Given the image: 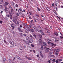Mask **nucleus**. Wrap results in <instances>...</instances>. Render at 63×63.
Here are the masks:
<instances>
[{"instance_id": "nucleus-1", "label": "nucleus", "mask_w": 63, "mask_h": 63, "mask_svg": "<svg viewBox=\"0 0 63 63\" xmlns=\"http://www.w3.org/2000/svg\"><path fill=\"white\" fill-rule=\"evenodd\" d=\"M47 41H48V42H47V43L48 44H49V45H50H50L52 46H53V47L54 46H56V45L55 44H53V43H51V40H49V39H47Z\"/></svg>"}, {"instance_id": "nucleus-2", "label": "nucleus", "mask_w": 63, "mask_h": 63, "mask_svg": "<svg viewBox=\"0 0 63 63\" xmlns=\"http://www.w3.org/2000/svg\"><path fill=\"white\" fill-rule=\"evenodd\" d=\"M44 48L46 49V52H48V51H49V48H47V47H44Z\"/></svg>"}, {"instance_id": "nucleus-3", "label": "nucleus", "mask_w": 63, "mask_h": 63, "mask_svg": "<svg viewBox=\"0 0 63 63\" xmlns=\"http://www.w3.org/2000/svg\"><path fill=\"white\" fill-rule=\"evenodd\" d=\"M10 18L11 19H14V20L15 21H17V20H16V19H15V18H14V19L13 18V17H12V15H10Z\"/></svg>"}, {"instance_id": "nucleus-4", "label": "nucleus", "mask_w": 63, "mask_h": 63, "mask_svg": "<svg viewBox=\"0 0 63 63\" xmlns=\"http://www.w3.org/2000/svg\"><path fill=\"white\" fill-rule=\"evenodd\" d=\"M32 42H33V39L32 38H31L29 41V43H32Z\"/></svg>"}, {"instance_id": "nucleus-5", "label": "nucleus", "mask_w": 63, "mask_h": 63, "mask_svg": "<svg viewBox=\"0 0 63 63\" xmlns=\"http://www.w3.org/2000/svg\"><path fill=\"white\" fill-rule=\"evenodd\" d=\"M11 27H12V29H14V25L13 24H10Z\"/></svg>"}, {"instance_id": "nucleus-6", "label": "nucleus", "mask_w": 63, "mask_h": 63, "mask_svg": "<svg viewBox=\"0 0 63 63\" xmlns=\"http://www.w3.org/2000/svg\"><path fill=\"white\" fill-rule=\"evenodd\" d=\"M43 45L44 46H47V43L45 42L43 43Z\"/></svg>"}, {"instance_id": "nucleus-7", "label": "nucleus", "mask_w": 63, "mask_h": 63, "mask_svg": "<svg viewBox=\"0 0 63 63\" xmlns=\"http://www.w3.org/2000/svg\"><path fill=\"white\" fill-rule=\"evenodd\" d=\"M5 4L4 5V6H7V5H8L9 3H8V2H5Z\"/></svg>"}, {"instance_id": "nucleus-8", "label": "nucleus", "mask_w": 63, "mask_h": 63, "mask_svg": "<svg viewBox=\"0 0 63 63\" xmlns=\"http://www.w3.org/2000/svg\"><path fill=\"white\" fill-rule=\"evenodd\" d=\"M40 48L41 50H43L44 49V47H43V46L42 45H41Z\"/></svg>"}, {"instance_id": "nucleus-9", "label": "nucleus", "mask_w": 63, "mask_h": 63, "mask_svg": "<svg viewBox=\"0 0 63 63\" xmlns=\"http://www.w3.org/2000/svg\"><path fill=\"white\" fill-rule=\"evenodd\" d=\"M55 50L56 52H58V51H59V49H55Z\"/></svg>"}, {"instance_id": "nucleus-10", "label": "nucleus", "mask_w": 63, "mask_h": 63, "mask_svg": "<svg viewBox=\"0 0 63 63\" xmlns=\"http://www.w3.org/2000/svg\"><path fill=\"white\" fill-rule=\"evenodd\" d=\"M15 23L16 24V25H19V23L18 22V21L17 22V24L16 23V22H15Z\"/></svg>"}, {"instance_id": "nucleus-11", "label": "nucleus", "mask_w": 63, "mask_h": 63, "mask_svg": "<svg viewBox=\"0 0 63 63\" xmlns=\"http://www.w3.org/2000/svg\"><path fill=\"white\" fill-rule=\"evenodd\" d=\"M40 31L41 32V34L42 35L44 34V33L43 32V31Z\"/></svg>"}, {"instance_id": "nucleus-12", "label": "nucleus", "mask_w": 63, "mask_h": 63, "mask_svg": "<svg viewBox=\"0 0 63 63\" xmlns=\"http://www.w3.org/2000/svg\"><path fill=\"white\" fill-rule=\"evenodd\" d=\"M18 30H19V31H20L21 32H22V31H21V29L20 28H19V27H18Z\"/></svg>"}, {"instance_id": "nucleus-13", "label": "nucleus", "mask_w": 63, "mask_h": 63, "mask_svg": "<svg viewBox=\"0 0 63 63\" xmlns=\"http://www.w3.org/2000/svg\"><path fill=\"white\" fill-rule=\"evenodd\" d=\"M39 43H42L43 41H42V40L41 39H40L39 40Z\"/></svg>"}, {"instance_id": "nucleus-14", "label": "nucleus", "mask_w": 63, "mask_h": 63, "mask_svg": "<svg viewBox=\"0 0 63 63\" xmlns=\"http://www.w3.org/2000/svg\"><path fill=\"white\" fill-rule=\"evenodd\" d=\"M35 29H36V30L37 31H36V32H37L38 31V30L37 29V28H36V27H33Z\"/></svg>"}, {"instance_id": "nucleus-15", "label": "nucleus", "mask_w": 63, "mask_h": 63, "mask_svg": "<svg viewBox=\"0 0 63 63\" xmlns=\"http://www.w3.org/2000/svg\"><path fill=\"white\" fill-rule=\"evenodd\" d=\"M11 5H13V6H14V2H13V1H11Z\"/></svg>"}, {"instance_id": "nucleus-16", "label": "nucleus", "mask_w": 63, "mask_h": 63, "mask_svg": "<svg viewBox=\"0 0 63 63\" xmlns=\"http://www.w3.org/2000/svg\"><path fill=\"white\" fill-rule=\"evenodd\" d=\"M56 55H58V52H56L55 53Z\"/></svg>"}, {"instance_id": "nucleus-17", "label": "nucleus", "mask_w": 63, "mask_h": 63, "mask_svg": "<svg viewBox=\"0 0 63 63\" xmlns=\"http://www.w3.org/2000/svg\"><path fill=\"white\" fill-rule=\"evenodd\" d=\"M26 40H29V38L27 36L26 37Z\"/></svg>"}, {"instance_id": "nucleus-18", "label": "nucleus", "mask_w": 63, "mask_h": 63, "mask_svg": "<svg viewBox=\"0 0 63 63\" xmlns=\"http://www.w3.org/2000/svg\"><path fill=\"white\" fill-rule=\"evenodd\" d=\"M55 34L56 35V36H57L58 35V33L56 32H55Z\"/></svg>"}, {"instance_id": "nucleus-19", "label": "nucleus", "mask_w": 63, "mask_h": 63, "mask_svg": "<svg viewBox=\"0 0 63 63\" xmlns=\"http://www.w3.org/2000/svg\"><path fill=\"white\" fill-rule=\"evenodd\" d=\"M31 46L32 47H34V46L33 45V44H32Z\"/></svg>"}, {"instance_id": "nucleus-20", "label": "nucleus", "mask_w": 63, "mask_h": 63, "mask_svg": "<svg viewBox=\"0 0 63 63\" xmlns=\"http://www.w3.org/2000/svg\"><path fill=\"white\" fill-rule=\"evenodd\" d=\"M39 37H40V38H42V36L41 35L39 34Z\"/></svg>"}, {"instance_id": "nucleus-21", "label": "nucleus", "mask_w": 63, "mask_h": 63, "mask_svg": "<svg viewBox=\"0 0 63 63\" xmlns=\"http://www.w3.org/2000/svg\"><path fill=\"white\" fill-rule=\"evenodd\" d=\"M2 23H3V21H2L0 20V23H1V24H2Z\"/></svg>"}, {"instance_id": "nucleus-22", "label": "nucleus", "mask_w": 63, "mask_h": 63, "mask_svg": "<svg viewBox=\"0 0 63 63\" xmlns=\"http://www.w3.org/2000/svg\"><path fill=\"white\" fill-rule=\"evenodd\" d=\"M28 60H31L32 59H31V58H28Z\"/></svg>"}, {"instance_id": "nucleus-23", "label": "nucleus", "mask_w": 63, "mask_h": 63, "mask_svg": "<svg viewBox=\"0 0 63 63\" xmlns=\"http://www.w3.org/2000/svg\"><path fill=\"white\" fill-rule=\"evenodd\" d=\"M25 30H26V31L27 32H28L29 31V30H28V29H26Z\"/></svg>"}, {"instance_id": "nucleus-24", "label": "nucleus", "mask_w": 63, "mask_h": 63, "mask_svg": "<svg viewBox=\"0 0 63 63\" xmlns=\"http://www.w3.org/2000/svg\"><path fill=\"white\" fill-rule=\"evenodd\" d=\"M51 56L52 57H55V56H54L53 55H51Z\"/></svg>"}, {"instance_id": "nucleus-25", "label": "nucleus", "mask_w": 63, "mask_h": 63, "mask_svg": "<svg viewBox=\"0 0 63 63\" xmlns=\"http://www.w3.org/2000/svg\"><path fill=\"white\" fill-rule=\"evenodd\" d=\"M47 10H48V11H49V10H50V9H49V8H47Z\"/></svg>"}, {"instance_id": "nucleus-26", "label": "nucleus", "mask_w": 63, "mask_h": 63, "mask_svg": "<svg viewBox=\"0 0 63 63\" xmlns=\"http://www.w3.org/2000/svg\"><path fill=\"white\" fill-rule=\"evenodd\" d=\"M15 6H16V7H18V5H17V4H16Z\"/></svg>"}, {"instance_id": "nucleus-27", "label": "nucleus", "mask_w": 63, "mask_h": 63, "mask_svg": "<svg viewBox=\"0 0 63 63\" xmlns=\"http://www.w3.org/2000/svg\"><path fill=\"white\" fill-rule=\"evenodd\" d=\"M16 14L17 16H19V14L18 13H16Z\"/></svg>"}, {"instance_id": "nucleus-28", "label": "nucleus", "mask_w": 63, "mask_h": 63, "mask_svg": "<svg viewBox=\"0 0 63 63\" xmlns=\"http://www.w3.org/2000/svg\"><path fill=\"white\" fill-rule=\"evenodd\" d=\"M32 26V25H30L29 26V27L30 28H31V27Z\"/></svg>"}, {"instance_id": "nucleus-29", "label": "nucleus", "mask_w": 63, "mask_h": 63, "mask_svg": "<svg viewBox=\"0 0 63 63\" xmlns=\"http://www.w3.org/2000/svg\"><path fill=\"white\" fill-rule=\"evenodd\" d=\"M11 12H14V10L13 9H11Z\"/></svg>"}, {"instance_id": "nucleus-30", "label": "nucleus", "mask_w": 63, "mask_h": 63, "mask_svg": "<svg viewBox=\"0 0 63 63\" xmlns=\"http://www.w3.org/2000/svg\"><path fill=\"white\" fill-rule=\"evenodd\" d=\"M29 13H30V15H31V16H32V15H32V14L31 13V12H29Z\"/></svg>"}, {"instance_id": "nucleus-31", "label": "nucleus", "mask_w": 63, "mask_h": 63, "mask_svg": "<svg viewBox=\"0 0 63 63\" xmlns=\"http://www.w3.org/2000/svg\"><path fill=\"white\" fill-rule=\"evenodd\" d=\"M40 55H41L42 57H43V56H42V53L41 52H40Z\"/></svg>"}, {"instance_id": "nucleus-32", "label": "nucleus", "mask_w": 63, "mask_h": 63, "mask_svg": "<svg viewBox=\"0 0 63 63\" xmlns=\"http://www.w3.org/2000/svg\"><path fill=\"white\" fill-rule=\"evenodd\" d=\"M37 10H38V11H40V9L39 8L37 7Z\"/></svg>"}, {"instance_id": "nucleus-33", "label": "nucleus", "mask_w": 63, "mask_h": 63, "mask_svg": "<svg viewBox=\"0 0 63 63\" xmlns=\"http://www.w3.org/2000/svg\"><path fill=\"white\" fill-rule=\"evenodd\" d=\"M7 17H9V16H10V15H7Z\"/></svg>"}, {"instance_id": "nucleus-34", "label": "nucleus", "mask_w": 63, "mask_h": 63, "mask_svg": "<svg viewBox=\"0 0 63 63\" xmlns=\"http://www.w3.org/2000/svg\"><path fill=\"white\" fill-rule=\"evenodd\" d=\"M55 61V59H53L52 60V61H53V62H54Z\"/></svg>"}, {"instance_id": "nucleus-35", "label": "nucleus", "mask_w": 63, "mask_h": 63, "mask_svg": "<svg viewBox=\"0 0 63 63\" xmlns=\"http://www.w3.org/2000/svg\"><path fill=\"white\" fill-rule=\"evenodd\" d=\"M31 30L32 32H34V30H33V29H32Z\"/></svg>"}, {"instance_id": "nucleus-36", "label": "nucleus", "mask_w": 63, "mask_h": 63, "mask_svg": "<svg viewBox=\"0 0 63 63\" xmlns=\"http://www.w3.org/2000/svg\"><path fill=\"white\" fill-rule=\"evenodd\" d=\"M9 7L10 9H12V7H11V6H9Z\"/></svg>"}, {"instance_id": "nucleus-37", "label": "nucleus", "mask_w": 63, "mask_h": 63, "mask_svg": "<svg viewBox=\"0 0 63 63\" xmlns=\"http://www.w3.org/2000/svg\"><path fill=\"white\" fill-rule=\"evenodd\" d=\"M60 38H61V39H63V37H62L61 36H60Z\"/></svg>"}, {"instance_id": "nucleus-38", "label": "nucleus", "mask_w": 63, "mask_h": 63, "mask_svg": "<svg viewBox=\"0 0 63 63\" xmlns=\"http://www.w3.org/2000/svg\"><path fill=\"white\" fill-rule=\"evenodd\" d=\"M23 35L24 36H26V34H23Z\"/></svg>"}, {"instance_id": "nucleus-39", "label": "nucleus", "mask_w": 63, "mask_h": 63, "mask_svg": "<svg viewBox=\"0 0 63 63\" xmlns=\"http://www.w3.org/2000/svg\"><path fill=\"white\" fill-rule=\"evenodd\" d=\"M58 60L59 61H62V60L60 59H58Z\"/></svg>"}, {"instance_id": "nucleus-40", "label": "nucleus", "mask_w": 63, "mask_h": 63, "mask_svg": "<svg viewBox=\"0 0 63 63\" xmlns=\"http://www.w3.org/2000/svg\"><path fill=\"white\" fill-rule=\"evenodd\" d=\"M2 6L1 5H0V8H2Z\"/></svg>"}, {"instance_id": "nucleus-41", "label": "nucleus", "mask_w": 63, "mask_h": 63, "mask_svg": "<svg viewBox=\"0 0 63 63\" xmlns=\"http://www.w3.org/2000/svg\"><path fill=\"white\" fill-rule=\"evenodd\" d=\"M57 16V17H58V18H59V19H60V18L59 17H58V16Z\"/></svg>"}, {"instance_id": "nucleus-42", "label": "nucleus", "mask_w": 63, "mask_h": 63, "mask_svg": "<svg viewBox=\"0 0 63 63\" xmlns=\"http://www.w3.org/2000/svg\"><path fill=\"white\" fill-rule=\"evenodd\" d=\"M56 63H58V61L57 60H56Z\"/></svg>"}, {"instance_id": "nucleus-43", "label": "nucleus", "mask_w": 63, "mask_h": 63, "mask_svg": "<svg viewBox=\"0 0 63 63\" xmlns=\"http://www.w3.org/2000/svg\"><path fill=\"white\" fill-rule=\"evenodd\" d=\"M32 22H33V20H31V23H32Z\"/></svg>"}, {"instance_id": "nucleus-44", "label": "nucleus", "mask_w": 63, "mask_h": 63, "mask_svg": "<svg viewBox=\"0 0 63 63\" xmlns=\"http://www.w3.org/2000/svg\"><path fill=\"white\" fill-rule=\"evenodd\" d=\"M20 35L21 36H22V33H20Z\"/></svg>"}, {"instance_id": "nucleus-45", "label": "nucleus", "mask_w": 63, "mask_h": 63, "mask_svg": "<svg viewBox=\"0 0 63 63\" xmlns=\"http://www.w3.org/2000/svg\"><path fill=\"white\" fill-rule=\"evenodd\" d=\"M33 36L35 37V38H36V35H35V34L33 35Z\"/></svg>"}, {"instance_id": "nucleus-46", "label": "nucleus", "mask_w": 63, "mask_h": 63, "mask_svg": "<svg viewBox=\"0 0 63 63\" xmlns=\"http://www.w3.org/2000/svg\"><path fill=\"white\" fill-rule=\"evenodd\" d=\"M33 51L34 53H35V50H33Z\"/></svg>"}, {"instance_id": "nucleus-47", "label": "nucleus", "mask_w": 63, "mask_h": 63, "mask_svg": "<svg viewBox=\"0 0 63 63\" xmlns=\"http://www.w3.org/2000/svg\"><path fill=\"white\" fill-rule=\"evenodd\" d=\"M20 28L22 27V26L21 25H20Z\"/></svg>"}, {"instance_id": "nucleus-48", "label": "nucleus", "mask_w": 63, "mask_h": 63, "mask_svg": "<svg viewBox=\"0 0 63 63\" xmlns=\"http://www.w3.org/2000/svg\"><path fill=\"white\" fill-rule=\"evenodd\" d=\"M48 62L49 63H50V60H49L48 61Z\"/></svg>"}, {"instance_id": "nucleus-49", "label": "nucleus", "mask_w": 63, "mask_h": 63, "mask_svg": "<svg viewBox=\"0 0 63 63\" xmlns=\"http://www.w3.org/2000/svg\"><path fill=\"white\" fill-rule=\"evenodd\" d=\"M36 56H37V57H39V55H37Z\"/></svg>"}, {"instance_id": "nucleus-50", "label": "nucleus", "mask_w": 63, "mask_h": 63, "mask_svg": "<svg viewBox=\"0 0 63 63\" xmlns=\"http://www.w3.org/2000/svg\"><path fill=\"white\" fill-rule=\"evenodd\" d=\"M19 10L20 11H22V9H19Z\"/></svg>"}, {"instance_id": "nucleus-51", "label": "nucleus", "mask_w": 63, "mask_h": 63, "mask_svg": "<svg viewBox=\"0 0 63 63\" xmlns=\"http://www.w3.org/2000/svg\"><path fill=\"white\" fill-rule=\"evenodd\" d=\"M4 43H6V41L5 40H4Z\"/></svg>"}, {"instance_id": "nucleus-52", "label": "nucleus", "mask_w": 63, "mask_h": 63, "mask_svg": "<svg viewBox=\"0 0 63 63\" xmlns=\"http://www.w3.org/2000/svg\"><path fill=\"white\" fill-rule=\"evenodd\" d=\"M52 6H54V3H53L52 4Z\"/></svg>"}, {"instance_id": "nucleus-53", "label": "nucleus", "mask_w": 63, "mask_h": 63, "mask_svg": "<svg viewBox=\"0 0 63 63\" xmlns=\"http://www.w3.org/2000/svg\"><path fill=\"white\" fill-rule=\"evenodd\" d=\"M26 58L28 59V57L27 56H26Z\"/></svg>"}, {"instance_id": "nucleus-54", "label": "nucleus", "mask_w": 63, "mask_h": 63, "mask_svg": "<svg viewBox=\"0 0 63 63\" xmlns=\"http://www.w3.org/2000/svg\"><path fill=\"white\" fill-rule=\"evenodd\" d=\"M50 51H52V50H53V49H50Z\"/></svg>"}, {"instance_id": "nucleus-55", "label": "nucleus", "mask_w": 63, "mask_h": 63, "mask_svg": "<svg viewBox=\"0 0 63 63\" xmlns=\"http://www.w3.org/2000/svg\"><path fill=\"white\" fill-rule=\"evenodd\" d=\"M30 37H32V35H30Z\"/></svg>"}, {"instance_id": "nucleus-56", "label": "nucleus", "mask_w": 63, "mask_h": 63, "mask_svg": "<svg viewBox=\"0 0 63 63\" xmlns=\"http://www.w3.org/2000/svg\"><path fill=\"white\" fill-rule=\"evenodd\" d=\"M11 44H12V45H14V43H13V42H12Z\"/></svg>"}, {"instance_id": "nucleus-57", "label": "nucleus", "mask_w": 63, "mask_h": 63, "mask_svg": "<svg viewBox=\"0 0 63 63\" xmlns=\"http://www.w3.org/2000/svg\"><path fill=\"white\" fill-rule=\"evenodd\" d=\"M23 11L24 12H25V10H23Z\"/></svg>"}, {"instance_id": "nucleus-58", "label": "nucleus", "mask_w": 63, "mask_h": 63, "mask_svg": "<svg viewBox=\"0 0 63 63\" xmlns=\"http://www.w3.org/2000/svg\"><path fill=\"white\" fill-rule=\"evenodd\" d=\"M34 21L35 22H37V21H36V20H34Z\"/></svg>"}, {"instance_id": "nucleus-59", "label": "nucleus", "mask_w": 63, "mask_h": 63, "mask_svg": "<svg viewBox=\"0 0 63 63\" xmlns=\"http://www.w3.org/2000/svg\"><path fill=\"white\" fill-rule=\"evenodd\" d=\"M19 14H20V15H21L22 14L21 13V12H19Z\"/></svg>"}, {"instance_id": "nucleus-60", "label": "nucleus", "mask_w": 63, "mask_h": 63, "mask_svg": "<svg viewBox=\"0 0 63 63\" xmlns=\"http://www.w3.org/2000/svg\"><path fill=\"white\" fill-rule=\"evenodd\" d=\"M55 14H56V15H57V13H56V12H55Z\"/></svg>"}, {"instance_id": "nucleus-61", "label": "nucleus", "mask_w": 63, "mask_h": 63, "mask_svg": "<svg viewBox=\"0 0 63 63\" xmlns=\"http://www.w3.org/2000/svg\"><path fill=\"white\" fill-rule=\"evenodd\" d=\"M61 7L62 8H63V6H61Z\"/></svg>"}, {"instance_id": "nucleus-62", "label": "nucleus", "mask_w": 63, "mask_h": 63, "mask_svg": "<svg viewBox=\"0 0 63 63\" xmlns=\"http://www.w3.org/2000/svg\"><path fill=\"white\" fill-rule=\"evenodd\" d=\"M57 41H58V40H55V42H57Z\"/></svg>"}, {"instance_id": "nucleus-63", "label": "nucleus", "mask_w": 63, "mask_h": 63, "mask_svg": "<svg viewBox=\"0 0 63 63\" xmlns=\"http://www.w3.org/2000/svg\"><path fill=\"white\" fill-rule=\"evenodd\" d=\"M51 29H52V27H50Z\"/></svg>"}, {"instance_id": "nucleus-64", "label": "nucleus", "mask_w": 63, "mask_h": 63, "mask_svg": "<svg viewBox=\"0 0 63 63\" xmlns=\"http://www.w3.org/2000/svg\"><path fill=\"white\" fill-rule=\"evenodd\" d=\"M1 2H3V0H1Z\"/></svg>"}]
</instances>
